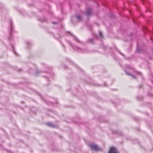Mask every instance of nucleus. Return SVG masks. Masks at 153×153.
Here are the masks:
<instances>
[{
    "label": "nucleus",
    "instance_id": "39448f33",
    "mask_svg": "<svg viewBox=\"0 0 153 153\" xmlns=\"http://www.w3.org/2000/svg\"><path fill=\"white\" fill-rule=\"evenodd\" d=\"M88 41L89 42H92L93 41V40L92 39H89L88 40Z\"/></svg>",
    "mask_w": 153,
    "mask_h": 153
},
{
    "label": "nucleus",
    "instance_id": "f257e3e1",
    "mask_svg": "<svg viewBox=\"0 0 153 153\" xmlns=\"http://www.w3.org/2000/svg\"><path fill=\"white\" fill-rule=\"evenodd\" d=\"M89 146L92 149L96 151H99L100 150L97 145L93 143L89 144Z\"/></svg>",
    "mask_w": 153,
    "mask_h": 153
},
{
    "label": "nucleus",
    "instance_id": "6e6552de",
    "mask_svg": "<svg viewBox=\"0 0 153 153\" xmlns=\"http://www.w3.org/2000/svg\"><path fill=\"white\" fill-rule=\"evenodd\" d=\"M100 36H102L101 33H100Z\"/></svg>",
    "mask_w": 153,
    "mask_h": 153
},
{
    "label": "nucleus",
    "instance_id": "1a4fd4ad",
    "mask_svg": "<svg viewBox=\"0 0 153 153\" xmlns=\"http://www.w3.org/2000/svg\"><path fill=\"white\" fill-rule=\"evenodd\" d=\"M136 73L137 74H139V73H137V72H136Z\"/></svg>",
    "mask_w": 153,
    "mask_h": 153
},
{
    "label": "nucleus",
    "instance_id": "7ed1b4c3",
    "mask_svg": "<svg viewBox=\"0 0 153 153\" xmlns=\"http://www.w3.org/2000/svg\"><path fill=\"white\" fill-rule=\"evenodd\" d=\"M46 124L48 126L52 128L56 127V126L55 125L53 124L51 122L46 123Z\"/></svg>",
    "mask_w": 153,
    "mask_h": 153
},
{
    "label": "nucleus",
    "instance_id": "f03ea898",
    "mask_svg": "<svg viewBox=\"0 0 153 153\" xmlns=\"http://www.w3.org/2000/svg\"><path fill=\"white\" fill-rule=\"evenodd\" d=\"M108 153H119V152L116 148L112 146L110 147Z\"/></svg>",
    "mask_w": 153,
    "mask_h": 153
},
{
    "label": "nucleus",
    "instance_id": "0eeeda50",
    "mask_svg": "<svg viewBox=\"0 0 153 153\" xmlns=\"http://www.w3.org/2000/svg\"><path fill=\"white\" fill-rule=\"evenodd\" d=\"M77 17L79 19H81V16H77Z\"/></svg>",
    "mask_w": 153,
    "mask_h": 153
},
{
    "label": "nucleus",
    "instance_id": "20e7f679",
    "mask_svg": "<svg viewBox=\"0 0 153 153\" xmlns=\"http://www.w3.org/2000/svg\"><path fill=\"white\" fill-rule=\"evenodd\" d=\"M91 10L90 9H88L86 12V14L87 15H89L90 14V13H91Z\"/></svg>",
    "mask_w": 153,
    "mask_h": 153
},
{
    "label": "nucleus",
    "instance_id": "423d86ee",
    "mask_svg": "<svg viewBox=\"0 0 153 153\" xmlns=\"http://www.w3.org/2000/svg\"><path fill=\"white\" fill-rule=\"evenodd\" d=\"M126 74H128V75H131V76H132L133 77H134V78H136L134 76L132 75H131L130 74L128 73V72H126Z\"/></svg>",
    "mask_w": 153,
    "mask_h": 153
}]
</instances>
